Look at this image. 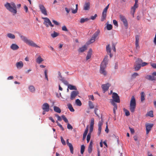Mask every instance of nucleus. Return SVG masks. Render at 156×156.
<instances>
[{
    "mask_svg": "<svg viewBox=\"0 0 156 156\" xmlns=\"http://www.w3.org/2000/svg\"><path fill=\"white\" fill-rule=\"evenodd\" d=\"M138 76H139V74L137 73H134L132 75L131 77L132 79H134Z\"/></svg>",
    "mask_w": 156,
    "mask_h": 156,
    "instance_id": "obj_46",
    "label": "nucleus"
},
{
    "mask_svg": "<svg viewBox=\"0 0 156 156\" xmlns=\"http://www.w3.org/2000/svg\"><path fill=\"white\" fill-rule=\"evenodd\" d=\"M39 7L42 14L45 16L48 15L46 9L43 5L41 4L40 5H39Z\"/></svg>",
    "mask_w": 156,
    "mask_h": 156,
    "instance_id": "obj_10",
    "label": "nucleus"
},
{
    "mask_svg": "<svg viewBox=\"0 0 156 156\" xmlns=\"http://www.w3.org/2000/svg\"><path fill=\"white\" fill-rule=\"evenodd\" d=\"M141 67V65H140L139 64H137L136 63H135V64L134 66L135 70L136 71L139 70L140 69Z\"/></svg>",
    "mask_w": 156,
    "mask_h": 156,
    "instance_id": "obj_27",
    "label": "nucleus"
},
{
    "mask_svg": "<svg viewBox=\"0 0 156 156\" xmlns=\"http://www.w3.org/2000/svg\"><path fill=\"white\" fill-rule=\"evenodd\" d=\"M90 2H86L83 5V9L85 10H88L90 9Z\"/></svg>",
    "mask_w": 156,
    "mask_h": 156,
    "instance_id": "obj_15",
    "label": "nucleus"
},
{
    "mask_svg": "<svg viewBox=\"0 0 156 156\" xmlns=\"http://www.w3.org/2000/svg\"><path fill=\"white\" fill-rule=\"evenodd\" d=\"M92 49L90 48L87 53V55L86 57V59L87 60H88V59H89L91 58V55L92 54Z\"/></svg>",
    "mask_w": 156,
    "mask_h": 156,
    "instance_id": "obj_22",
    "label": "nucleus"
},
{
    "mask_svg": "<svg viewBox=\"0 0 156 156\" xmlns=\"http://www.w3.org/2000/svg\"><path fill=\"white\" fill-rule=\"evenodd\" d=\"M112 49L115 52L116 49L115 47V45L114 44H113L112 45Z\"/></svg>",
    "mask_w": 156,
    "mask_h": 156,
    "instance_id": "obj_61",
    "label": "nucleus"
},
{
    "mask_svg": "<svg viewBox=\"0 0 156 156\" xmlns=\"http://www.w3.org/2000/svg\"><path fill=\"white\" fill-rule=\"evenodd\" d=\"M102 125H103L102 122L100 121H99L98 123V127H101Z\"/></svg>",
    "mask_w": 156,
    "mask_h": 156,
    "instance_id": "obj_60",
    "label": "nucleus"
},
{
    "mask_svg": "<svg viewBox=\"0 0 156 156\" xmlns=\"http://www.w3.org/2000/svg\"><path fill=\"white\" fill-rule=\"evenodd\" d=\"M139 37L138 35L136 36V42H135V45L136 48V49L139 48Z\"/></svg>",
    "mask_w": 156,
    "mask_h": 156,
    "instance_id": "obj_21",
    "label": "nucleus"
},
{
    "mask_svg": "<svg viewBox=\"0 0 156 156\" xmlns=\"http://www.w3.org/2000/svg\"><path fill=\"white\" fill-rule=\"evenodd\" d=\"M113 24L115 26H116L117 27H118V22H117V21L116 20H113Z\"/></svg>",
    "mask_w": 156,
    "mask_h": 156,
    "instance_id": "obj_54",
    "label": "nucleus"
},
{
    "mask_svg": "<svg viewBox=\"0 0 156 156\" xmlns=\"http://www.w3.org/2000/svg\"><path fill=\"white\" fill-rule=\"evenodd\" d=\"M101 127H98V136H99L101 134Z\"/></svg>",
    "mask_w": 156,
    "mask_h": 156,
    "instance_id": "obj_53",
    "label": "nucleus"
},
{
    "mask_svg": "<svg viewBox=\"0 0 156 156\" xmlns=\"http://www.w3.org/2000/svg\"><path fill=\"white\" fill-rule=\"evenodd\" d=\"M42 19L44 20V24L45 25L46 27H48L49 24L51 22L50 20L47 17H42Z\"/></svg>",
    "mask_w": 156,
    "mask_h": 156,
    "instance_id": "obj_13",
    "label": "nucleus"
},
{
    "mask_svg": "<svg viewBox=\"0 0 156 156\" xmlns=\"http://www.w3.org/2000/svg\"><path fill=\"white\" fill-rule=\"evenodd\" d=\"M138 5H133V6L131 7L130 10V14L132 15L133 17H134V14L136 9L138 8Z\"/></svg>",
    "mask_w": 156,
    "mask_h": 156,
    "instance_id": "obj_11",
    "label": "nucleus"
},
{
    "mask_svg": "<svg viewBox=\"0 0 156 156\" xmlns=\"http://www.w3.org/2000/svg\"><path fill=\"white\" fill-rule=\"evenodd\" d=\"M61 142L63 145H66V142L64 140L63 138V137L62 136L61 137Z\"/></svg>",
    "mask_w": 156,
    "mask_h": 156,
    "instance_id": "obj_51",
    "label": "nucleus"
},
{
    "mask_svg": "<svg viewBox=\"0 0 156 156\" xmlns=\"http://www.w3.org/2000/svg\"><path fill=\"white\" fill-rule=\"evenodd\" d=\"M94 119L93 118L91 119L90 130V132H92L94 126Z\"/></svg>",
    "mask_w": 156,
    "mask_h": 156,
    "instance_id": "obj_14",
    "label": "nucleus"
},
{
    "mask_svg": "<svg viewBox=\"0 0 156 156\" xmlns=\"http://www.w3.org/2000/svg\"><path fill=\"white\" fill-rule=\"evenodd\" d=\"M68 88L70 90H77V88L76 86H73L71 84H69L68 86Z\"/></svg>",
    "mask_w": 156,
    "mask_h": 156,
    "instance_id": "obj_30",
    "label": "nucleus"
},
{
    "mask_svg": "<svg viewBox=\"0 0 156 156\" xmlns=\"http://www.w3.org/2000/svg\"><path fill=\"white\" fill-rule=\"evenodd\" d=\"M16 65V67L18 69H21L23 67V64L22 61H20L17 62Z\"/></svg>",
    "mask_w": 156,
    "mask_h": 156,
    "instance_id": "obj_19",
    "label": "nucleus"
},
{
    "mask_svg": "<svg viewBox=\"0 0 156 156\" xmlns=\"http://www.w3.org/2000/svg\"><path fill=\"white\" fill-rule=\"evenodd\" d=\"M108 56H105L103 61L101 63L99 70L100 73L105 76H106L107 75V72L105 69L106 67V65L107 64L108 62Z\"/></svg>",
    "mask_w": 156,
    "mask_h": 156,
    "instance_id": "obj_1",
    "label": "nucleus"
},
{
    "mask_svg": "<svg viewBox=\"0 0 156 156\" xmlns=\"http://www.w3.org/2000/svg\"><path fill=\"white\" fill-rule=\"evenodd\" d=\"M92 132H90V131H89V133L88 134L87 138V143H88L90 140V136H91V134Z\"/></svg>",
    "mask_w": 156,
    "mask_h": 156,
    "instance_id": "obj_42",
    "label": "nucleus"
},
{
    "mask_svg": "<svg viewBox=\"0 0 156 156\" xmlns=\"http://www.w3.org/2000/svg\"><path fill=\"white\" fill-rule=\"evenodd\" d=\"M106 28L108 30H111L112 28V26L111 24H107L106 26Z\"/></svg>",
    "mask_w": 156,
    "mask_h": 156,
    "instance_id": "obj_45",
    "label": "nucleus"
},
{
    "mask_svg": "<svg viewBox=\"0 0 156 156\" xmlns=\"http://www.w3.org/2000/svg\"><path fill=\"white\" fill-rule=\"evenodd\" d=\"M112 99L110 100V102L112 103V101L113 102L119 103L120 102L119 97L118 94L115 93H113L112 94Z\"/></svg>",
    "mask_w": 156,
    "mask_h": 156,
    "instance_id": "obj_5",
    "label": "nucleus"
},
{
    "mask_svg": "<svg viewBox=\"0 0 156 156\" xmlns=\"http://www.w3.org/2000/svg\"><path fill=\"white\" fill-rule=\"evenodd\" d=\"M21 40L26 44L32 47L40 48V47L35 43L33 41L28 39L26 37L22 35H20Z\"/></svg>",
    "mask_w": 156,
    "mask_h": 156,
    "instance_id": "obj_3",
    "label": "nucleus"
},
{
    "mask_svg": "<svg viewBox=\"0 0 156 156\" xmlns=\"http://www.w3.org/2000/svg\"><path fill=\"white\" fill-rule=\"evenodd\" d=\"M146 116H149L151 117H153L154 116L153 112L152 111H150L148 112L146 115Z\"/></svg>",
    "mask_w": 156,
    "mask_h": 156,
    "instance_id": "obj_32",
    "label": "nucleus"
},
{
    "mask_svg": "<svg viewBox=\"0 0 156 156\" xmlns=\"http://www.w3.org/2000/svg\"><path fill=\"white\" fill-rule=\"evenodd\" d=\"M62 30L63 31H68V30L67 29L66 27L65 26H62Z\"/></svg>",
    "mask_w": 156,
    "mask_h": 156,
    "instance_id": "obj_56",
    "label": "nucleus"
},
{
    "mask_svg": "<svg viewBox=\"0 0 156 156\" xmlns=\"http://www.w3.org/2000/svg\"><path fill=\"white\" fill-rule=\"evenodd\" d=\"M10 48L12 50H15L18 49L19 47L16 44H12L10 46Z\"/></svg>",
    "mask_w": 156,
    "mask_h": 156,
    "instance_id": "obj_24",
    "label": "nucleus"
},
{
    "mask_svg": "<svg viewBox=\"0 0 156 156\" xmlns=\"http://www.w3.org/2000/svg\"><path fill=\"white\" fill-rule=\"evenodd\" d=\"M89 19L87 18H82L80 20V23H83L84 22L87 21L89 20Z\"/></svg>",
    "mask_w": 156,
    "mask_h": 156,
    "instance_id": "obj_39",
    "label": "nucleus"
},
{
    "mask_svg": "<svg viewBox=\"0 0 156 156\" xmlns=\"http://www.w3.org/2000/svg\"><path fill=\"white\" fill-rule=\"evenodd\" d=\"M141 101L143 102L145 99V94L144 92H142L141 93Z\"/></svg>",
    "mask_w": 156,
    "mask_h": 156,
    "instance_id": "obj_36",
    "label": "nucleus"
},
{
    "mask_svg": "<svg viewBox=\"0 0 156 156\" xmlns=\"http://www.w3.org/2000/svg\"><path fill=\"white\" fill-rule=\"evenodd\" d=\"M97 16V14H95L94 16H92L91 17L90 19L92 20H95L96 17Z\"/></svg>",
    "mask_w": 156,
    "mask_h": 156,
    "instance_id": "obj_57",
    "label": "nucleus"
},
{
    "mask_svg": "<svg viewBox=\"0 0 156 156\" xmlns=\"http://www.w3.org/2000/svg\"><path fill=\"white\" fill-rule=\"evenodd\" d=\"M67 105L68 108L69 109L70 111L72 112H74V110L73 108L72 105L71 104H68Z\"/></svg>",
    "mask_w": 156,
    "mask_h": 156,
    "instance_id": "obj_33",
    "label": "nucleus"
},
{
    "mask_svg": "<svg viewBox=\"0 0 156 156\" xmlns=\"http://www.w3.org/2000/svg\"><path fill=\"white\" fill-rule=\"evenodd\" d=\"M7 36L11 39H14L15 38V35L11 33L8 34H7Z\"/></svg>",
    "mask_w": 156,
    "mask_h": 156,
    "instance_id": "obj_35",
    "label": "nucleus"
},
{
    "mask_svg": "<svg viewBox=\"0 0 156 156\" xmlns=\"http://www.w3.org/2000/svg\"><path fill=\"white\" fill-rule=\"evenodd\" d=\"M76 8L75 9L73 10V9H71V10H72V12L73 13V14H75L76 13H77V10H78V5L77 4H76Z\"/></svg>",
    "mask_w": 156,
    "mask_h": 156,
    "instance_id": "obj_44",
    "label": "nucleus"
},
{
    "mask_svg": "<svg viewBox=\"0 0 156 156\" xmlns=\"http://www.w3.org/2000/svg\"><path fill=\"white\" fill-rule=\"evenodd\" d=\"M85 147L84 145H81V154H83L85 150Z\"/></svg>",
    "mask_w": 156,
    "mask_h": 156,
    "instance_id": "obj_49",
    "label": "nucleus"
},
{
    "mask_svg": "<svg viewBox=\"0 0 156 156\" xmlns=\"http://www.w3.org/2000/svg\"><path fill=\"white\" fill-rule=\"evenodd\" d=\"M148 64L146 62H142V63H141V66H146Z\"/></svg>",
    "mask_w": 156,
    "mask_h": 156,
    "instance_id": "obj_62",
    "label": "nucleus"
},
{
    "mask_svg": "<svg viewBox=\"0 0 156 156\" xmlns=\"http://www.w3.org/2000/svg\"><path fill=\"white\" fill-rule=\"evenodd\" d=\"M109 4L104 9L103 11H105L107 12V10L109 8Z\"/></svg>",
    "mask_w": 156,
    "mask_h": 156,
    "instance_id": "obj_63",
    "label": "nucleus"
},
{
    "mask_svg": "<svg viewBox=\"0 0 156 156\" xmlns=\"http://www.w3.org/2000/svg\"><path fill=\"white\" fill-rule=\"evenodd\" d=\"M75 103L78 106H80L82 105V103L78 99L76 100Z\"/></svg>",
    "mask_w": 156,
    "mask_h": 156,
    "instance_id": "obj_40",
    "label": "nucleus"
},
{
    "mask_svg": "<svg viewBox=\"0 0 156 156\" xmlns=\"http://www.w3.org/2000/svg\"><path fill=\"white\" fill-rule=\"evenodd\" d=\"M79 94V92L77 90H73L72 91L71 94L70 99L73 100L75 99L76 96Z\"/></svg>",
    "mask_w": 156,
    "mask_h": 156,
    "instance_id": "obj_9",
    "label": "nucleus"
},
{
    "mask_svg": "<svg viewBox=\"0 0 156 156\" xmlns=\"http://www.w3.org/2000/svg\"><path fill=\"white\" fill-rule=\"evenodd\" d=\"M66 143L69 148L71 153L73 154V148L72 144L69 142L68 139L66 140Z\"/></svg>",
    "mask_w": 156,
    "mask_h": 156,
    "instance_id": "obj_17",
    "label": "nucleus"
},
{
    "mask_svg": "<svg viewBox=\"0 0 156 156\" xmlns=\"http://www.w3.org/2000/svg\"><path fill=\"white\" fill-rule=\"evenodd\" d=\"M29 90L33 93L34 92L35 89L34 87L33 86H30L29 87Z\"/></svg>",
    "mask_w": 156,
    "mask_h": 156,
    "instance_id": "obj_31",
    "label": "nucleus"
},
{
    "mask_svg": "<svg viewBox=\"0 0 156 156\" xmlns=\"http://www.w3.org/2000/svg\"><path fill=\"white\" fill-rule=\"evenodd\" d=\"M110 86V85L109 83L102 85L101 87L103 90L104 91V92H105L108 90Z\"/></svg>",
    "mask_w": 156,
    "mask_h": 156,
    "instance_id": "obj_18",
    "label": "nucleus"
},
{
    "mask_svg": "<svg viewBox=\"0 0 156 156\" xmlns=\"http://www.w3.org/2000/svg\"><path fill=\"white\" fill-rule=\"evenodd\" d=\"M5 7L9 11L15 14L17 13V8L15 3L13 2L10 3L6 2L4 5Z\"/></svg>",
    "mask_w": 156,
    "mask_h": 156,
    "instance_id": "obj_2",
    "label": "nucleus"
},
{
    "mask_svg": "<svg viewBox=\"0 0 156 156\" xmlns=\"http://www.w3.org/2000/svg\"><path fill=\"white\" fill-rule=\"evenodd\" d=\"M88 104L89 108L90 109H93L94 108V106L93 103L90 101L88 102Z\"/></svg>",
    "mask_w": 156,
    "mask_h": 156,
    "instance_id": "obj_38",
    "label": "nucleus"
},
{
    "mask_svg": "<svg viewBox=\"0 0 156 156\" xmlns=\"http://www.w3.org/2000/svg\"><path fill=\"white\" fill-rule=\"evenodd\" d=\"M60 80L66 85H69L68 82L66 80H64V78L60 79Z\"/></svg>",
    "mask_w": 156,
    "mask_h": 156,
    "instance_id": "obj_41",
    "label": "nucleus"
},
{
    "mask_svg": "<svg viewBox=\"0 0 156 156\" xmlns=\"http://www.w3.org/2000/svg\"><path fill=\"white\" fill-rule=\"evenodd\" d=\"M153 124H150L149 123L146 124V134H147L151 130L153 126Z\"/></svg>",
    "mask_w": 156,
    "mask_h": 156,
    "instance_id": "obj_8",
    "label": "nucleus"
},
{
    "mask_svg": "<svg viewBox=\"0 0 156 156\" xmlns=\"http://www.w3.org/2000/svg\"><path fill=\"white\" fill-rule=\"evenodd\" d=\"M145 78L146 79L151 81L155 80H156V78L152 75H147L145 77Z\"/></svg>",
    "mask_w": 156,
    "mask_h": 156,
    "instance_id": "obj_16",
    "label": "nucleus"
},
{
    "mask_svg": "<svg viewBox=\"0 0 156 156\" xmlns=\"http://www.w3.org/2000/svg\"><path fill=\"white\" fill-rule=\"evenodd\" d=\"M44 60L40 56H39L36 59V62L38 64H40Z\"/></svg>",
    "mask_w": 156,
    "mask_h": 156,
    "instance_id": "obj_29",
    "label": "nucleus"
},
{
    "mask_svg": "<svg viewBox=\"0 0 156 156\" xmlns=\"http://www.w3.org/2000/svg\"><path fill=\"white\" fill-rule=\"evenodd\" d=\"M111 103L114 107L113 109V113L115 114L116 113L115 111L117 109V104L115 103V102H113V101Z\"/></svg>",
    "mask_w": 156,
    "mask_h": 156,
    "instance_id": "obj_25",
    "label": "nucleus"
},
{
    "mask_svg": "<svg viewBox=\"0 0 156 156\" xmlns=\"http://www.w3.org/2000/svg\"><path fill=\"white\" fill-rule=\"evenodd\" d=\"M88 127L87 126V127L86 129L85 130V131H84V132L83 134V139H84L85 138V137L86 136V135L88 133Z\"/></svg>",
    "mask_w": 156,
    "mask_h": 156,
    "instance_id": "obj_34",
    "label": "nucleus"
},
{
    "mask_svg": "<svg viewBox=\"0 0 156 156\" xmlns=\"http://www.w3.org/2000/svg\"><path fill=\"white\" fill-rule=\"evenodd\" d=\"M107 12L103 10L101 19V21H103L105 20L107 16Z\"/></svg>",
    "mask_w": 156,
    "mask_h": 156,
    "instance_id": "obj_20",
    "label": "nucleus"
},
{
    "mask_svg": "<svg viewBox=\"0 0 156 156\" xmlns=\"http://www.w3.org/2000/svg\"><path fill=\"white\" fill-rule=\"evenodd\" d=\"M142 62H143V61L141 59L138 58L136 61L135 63L141 65Z\"/></svg>",
    "mask_w": 156,
    "mask_h": 156,
    "instance_id": "obj_37",
    "label": "nucleus"
},
{
    "mask_svg": "<svg viewBox=\"0 0 156 156\" xmlns=\"http://www.w3.org/2000/svg\"><path fill=\"white\" fill-rule=\"evenodd\" d=\"M100 33L99 30H97L93 34L92 37L89 41V43H91L94 42L95 41V39L98 36Z\"/></svg>",
    "mask_w": 156,
    "mask_h": 156,
    "instance_id": "obj_6",
    "label": "nucleus"
},
{
    "mask_svg": "<svg viewBox=\"0 0 156 156\" xmlns=\"http://www.w3.org/2000/svg\"><path fill=\"white\" fill-rule=\"evenodd\" d=\"M92 144L93 143L92 142V141H91L88 148V153L90 154L92 151Z\"/></svg>",
    "mask_w": 156,
    "mask_h": 156,
    "instance_id": "obj_23",
    "label": "nucleus"
},
{
    "mask_svg": "<svg viewBox=\"0 0 156 156\" xmlns=\"http://www.w3.org/2000/svg\"><path fill=\"white\" fill-rule=\"evenodd\" d=\"M55 116L58 119V120L59 121H62V119L60 116L59 115H58L57 114H55Z\"/></svg>",
    "mask_w": 156,
    "mask_h": 156,
    "instance_id": "obj_52",
    "label": "nucleus"
},
{
    "mask_svg": "<svg viewBox=\"0 0 156 156\" xmlns=\"http://www.w3.org/2000/svg\"><path fill=\"white\" fill-rule=\"evenodd\" d=\"M129 129L130 130V131L131 132V133H134V129H133L132 128H131L130 127H129Z\"/></svg>",
    "mask_w": 156,
    "mask_h": 156,
    "instance_id": "obj_64",
    "label": "nucleus"
},
{
    "mask_svg": "<svg viewBox=\"0 0 156 156\" xmlns=\"http://www.w3.org/2000/svg\"><path fill=\"white\" fill-rule=\"evenodd\" d=\"M87 48V46L85 45L83 47L80 48L78 49V51L79 52H83L86 50Z\"/></svg>",
    "mask_w": 156,
    "mask_h": 156,
    "instance_id": "obj_26",
    "label": "nucleus"
},
{
    "mask_svg": "<svg viewBox=\"0 0 156 156\" xmlns=\"http://www.w3.org/2000/svg\"><path fill=\"white\" fill-rule=\"evenodd\" d=\"M62 118L65 122L66 123H68L69 122L68 119L64 115H62Z\"/></svg>",
    "mask_w": 156,
    "mask_h": 156,
    "instance_id": "obj_47",
    "label": "nucleus"
},
{
    "mask_svg": "<svg viewBox=\"0 0 156 156\" xmlns=\"http://www.w3.org/2000/svg\"><path fill=\"white\" fill-rule=\"evenodd\" d=\"M58 34L55 31L53 33L51 34V36L53 38L55 37L58 36Z\"/></svg>",
    "mask_w": 156,
    "mask_h": 156,
    "instance_id": "obj_43",
    "label": "nucleus"
},
{
    "mask_svg": "<svg viewBox=\"0 0 156 156\" xmlns=\"http://www.w3.org/2000/svg\"><path fill=\"white\" fill-rule=\"evenodd\" d=\"M126 115V116H128L130 115V113L128 110L126 109L125 108H124L123 109Z\"/></svg>",
    "mask_w": 156,
    "mask_h": 156,
    "instance_id": "obj_48",
    "label": "nucleus"
},
{
    "mask_svg": "<svg viewBox=\"0 0 156 156\" xmlns=\"http://www.w3.org/2000/svg\"><path fill=\"white\" fill-rule=\"evenodd\" d=\"M107 124H108V122H106V128H105V131L107 133H108L109 132V129L108 128Z\"/></svg>",
    "mask_w": 156,
    "mask_h": 156,
    "instance_id": "obj_58",
    "label": "nucleus"
},
{
    "mask_svg": "<svg viewBox=\"0 0 156 156\" xmlns=\"http://www.w3.org/2000/svg\"><path fill=\"white\" fill-rule=\"evenodd\" d=\"M67 123V128L69 129H73L72 126L70 124H69V122Z\"/></svg>",
    "mask_w": 156,
    "mask_h": 156,
    "instance_id": "obj_55",
    "label": "nucleus"
},
{
    "mask_svg": "<svg viewBox=\"0 0 156 156\" xmlns=\"http://www.w3.org/2000/svg\"><path fill=\"white\" fill-rule=\"evenodd\" d=\"M119 18L121 20L123 23L126 28L127 29L128 27V22L125 17L123 15H120Z\"/></svg>",
    "mask_w": 156,
    "mask_h": 156,
    "instance_id": "obj_7",
    "label": "nucleus"
},
{
    "mask_svg": "<svg viewBox=\"0 0 156 156\" xmlns=\"http://www.w3.org/2000/svg\"><path fill=\"white\" fill-rule=\"evenodd\" d=\"M106 51L108 53H110L111 50L110 48L109 45H108L106 47Z\"/></svg>",
    "mask_w": 156,
    "mask_h": 156,
    "instance_id": "obj_50",
    "label": "nucleus"
},
{
    "mask_svg": "<svg viewBox=\"0 0 156 156\" xmlns=\"http://www.w3.org/2000/svg\"><path fill=\"white\" fill-rule=\"evenodd\" d=\"M136 107V100L134 97L132 96L130 104V110L132 113L135 111Z\"/></svg>",
    "mask_w": 156,
    "mask_h": 156,
    "instance_id": "obj_4",
    "label": "nucleus"
},
{
    "mask_svg": "<svg viewBox=\"0 0 156 156\" xmlns=\"http://www.w3.org/2000/svg\"><path fill=\"white\" fill-rule=\"evenodd\" d=\"M42 108L43 110H45L46 111V112H48L49 110L50 106L48 103H44L42 105Z\"/></svg>",
    "mask_w": 156,
    "mask_h": 156,
    "instance_id": "obj_12",
    "label": "nucleus"
},
{
    "mask_svg": "<svg viewBox=\"0 0 156 156\" xmlns=\"http://www.w3.org/2000/svg\"><path fill=\"white\" fill-rule=\"evenodd\" d=\"M52 22L54 23V24L56 25H59V23L56 21L53 20Z\"/></svg>",
    "mask_w": 156,
    "mask_h": 156,
    "instance_id": "obj_59",
    "label": "nucleus"
},
{
    "mask_svg": "<svg viewBox=\"0 0 156 156\" xmlns=\"http://www.w3.org/2000/svg\"><path fill=\"white\" fill-rule=\"evenodd\" d=\"M54 111L58 113H60L61 112V110L58 107L54 106L53 108Z\"/></svg>",
    "mask_w": 156,
    "mask_h": 156,
    "instance_id": "obj_28",
    "label": "nucleus"
}]
</instances>
